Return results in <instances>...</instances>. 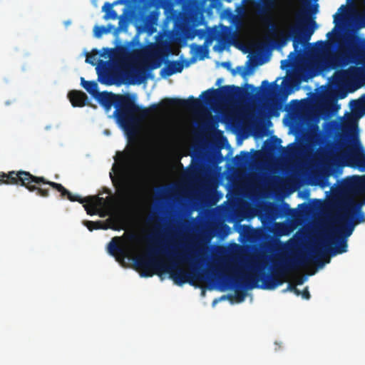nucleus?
<instances>
[{"label": "nucleus", "mask_w": 365, "mask_h": 365, "mask_svg": "<svg viewBox=\"0 0 365 365\" xmlns=\"http://www.w3.org/2000/svg\"><path fill=\"white\" fill-rule=\"evenodd\" d=\"M351 136V140L339 149L337 158L344 166L365 170V150L356 134Z\"/></svg>", "instance_id": "39448f33"}, {"label": "nucleus", "mask_w": 365, "mask_h": 365, "mask_svg": "<svg viewBox=\"0 0 365 365\" xmlns=\"http://www.w3.org/2000/svg\"><path fill=\"white\" fill-rule=\"evenodd\" d=\"M331 35H332V32H329V33L327 34V38H329L331 37Z\"/></svg>", "instance_id": "c03bdc74"}, {"label": "nucleus", "mask_w": 365, "mask_h": 365, "mask_svg": "<svg viewBox=\"0 0 365 365\" xmlns=\"http://www.w3.org/2000/svg\"><path fill=\"white\" fill-rule=\"evenodd\" d=\"M24 187L30 192H36V194L43 197L49 196V188L45 187L44 185H48L53 189L60 192L61 198H67L71 202H78L81 204L86 202L89 203L92 207L98 210L106 205V200L98 195L88 196L85 198L81 197L79 195H73L69 190L65 188L61 184L47 180L43 177H38L33 175L27 172Z\"/></svg>", "instance_id": "7ed1b4c3"}, {"label": "nucleus", "mask_w": 365, "mask_h": 365, "mask_svg": "<svg viewBox=\"0 0 365 365\" xmlns=\"http://www.w3.org/2000/svg\"><path fill=\"white\" fill-rule=\"evenodd\" d=\"M121 241L119 237H113L108 245V253L115 257L117 261H123L125 258H129L130 252L122 247L118 243Z\"/></svg>", "instance_id": "ddd939ff"}, {"label": "nucleus", "mask_w": 365, "mask_h": 365, "mask_svg": "<svg viewBox=\"0 0 365 365\" xmlns=\"http://www.w3.org/2000/svg\"><path fill=\"white\" fill-rule=\"evenodd\" d=\"M161 105L165 107L176 106L187 109H195L200 106V102L191 96L187 99L178 98H165L161 102Z\"/></svg>", "instance_id": "9d476101"}, {"label": "nucleus", "mask_w": 365, "mask_h": 365, "mask_svg": "<svg viewBox=\"0 0 365 365\" xmlns=\"http://www.w3.org/2000/svg\"><path fill=\"white\" fill-rule=\"evenodd\" d=\"M27 171H9L7 173L0 172V185H15L24 187Z\"/></svg>", "instance_id": "1a4fd4ad"}, {"label": "nucleus", "mask_w": 365, "mask_h": 365, "mask_svg": "<svg viewBox=\"0 0 365 365\" xmlns=\"http://www.w3.org/2000/svg\"><path fill=\"white\" fill-rule=\"evenodd\" d=\"M299 207H307V204H306L305 202L302 203V204H300V205H299Z\"/></svg>", "instance_id": "37998d69"}, {"label": "nucleus", "mask_w": 365, "mask_h": 365, "mask_svg": "<svg viewBox=\"0 0 365 365\" xmlns=\"http://www.w3.org/2000/svg\"><path fill=\"white\" fill-rule=\"evenodd\" d=\"M140 0H115L112 4L114 6L118 4H128L130 2L134 3L135 4H139Z\"/></svg>", "instance_id": "7c9ffc66"}, {"label": "nucleus", "mask_w": 365, "mask_h": 365, "mask_svg": "<svg viewBox=\"0 0 365 365\" xmlns=\"http://www.w3.org/2000/svg\"><path fill=\"white\" fill-rule=\"evenodd\" d=\"M262 2V7L259 9V14L264 15L263 18V23L268 28L269 34L275 36L277 34V26L274 22L270 12L275 8L274 0H259Z\"/></svg>", "instance_id": "6e6552de"}, {"label": "nucleus", "mask_w": 365, "mask_h": 365, "mask_svg": "<svg viewBox=\"0 0 365 365\" xmlns=\"http://www.w3.org/2000/svg\"><path fill=\"white\" fill-rule=\"evenodd\" d=\"M183 69V64L179 61H168L165 66L160 71L163 77H168L176 73H180Z\"/></svg>", "instance_id": "dca6fc26"}, {"label": "nucleus", "mask_w": 365, "mask_h": 365, "mask_svg": "<svg viewBox=\"0 0 365 365\" xmlns=\"http://www.w3.org/2000/svg\"><path fill=\"white\" fill-rule=\"evenodd\" d=\"M96 99L106 112H108L112 106L115 108L113 115L120 125L128 133L134 131L140 123L159 106L155 103L149 108L141 107L135 104L129 94L117 95L107 91L100 93Z\"/></svg>", "instance_id": "f03ea898"}, {"label": "nucleus", "mask_w": 365, "mask_h": 365, "mask_svg": "<svg viewBox=\"0 0 365 365\" xmlns=\"http://www.w3.org/2000/svg\"><path fill=\"white\" fill-rule=\"evenodd\" d=\"M118 177L114 176L110 173V177L112 182L117 188L119 195L126 199H134L139 194V187L131 185L122 170H117Z\"/></svg>", "instance_id": "0eeeda50"}, {"label": "nucleus", "mask_w": 365, "mask_h": 365, "mask_svg": "<svg viewBox=\"0 0 365 365\" xmlns=\"http://www.w3.org/2000/svg\"><path fill=\"white\" fill-rule=\"evenodd\" d=\"M245 87L246 89L243 90L240 87L235 85L224 86L217 89H208L204 91L200 96L203 97L205 103L210 105L218 98H233L242 96L248 97L251 95L248 89L251 90L252 92L257 91V93H259L261 88H255L254 86L248 83L245 84Z\"/></svg>", "instance_id": "423d86ee"}, {"label": "nucleus", "mask_w": 365, "mask_h": 365, "mask_svg": "<svg viewBox=\"0 0 365 365\" xmlns=\"http://www.w3.org/2000/svg\"><path fill=\"white\" fill-rule=\"evenodd\" d=\"M273 86H277V85L275 84V81H274V82H273V83H271V84H270V83H269V82H268L267 81H266V80H265V81H263L262 82V86H265V88H264V89L265 92H269V91L271 90V88H272V87Z\"/></svg>", "instance_id": "f704fd0d"}, {"label": "nucleus", "mask_w": 365, "mask_h": 365, "mask_svg": "<svg viewBox=\"0 0 365 365\" xmlns=\"http://www.w3.org/2000/svg\"><path fill=\"white\" fill-rule=\"evenodd\" d=\"M197 170L195 168H192L188 171V175L190 176H194L196 174Z\"/></svg>", "instance_id": "4c0bfd02"}, {"label": "nucleus", "mask_w": 365, "mask_h": 365, "mask_svg": "<svg viewBox=\"0 0 365 365\" xmlns=\"http://www.w3.org/2000/svg\"><path fill=\"white\" fill-rule=\"evenodd\" d=\"M83 207L88 215H93L98 213V210L94 208V207H92L89 203H86Z\"/></svg>", "instance_id": "2f4dec72"}, {"label": "nucleus", "mask_w": 365, "mask_h": 365, "mask_svg": "<svg viewBox=\"0 0 365 365\" xmlns=\"http://www.w3.org/2000/svg\"><path fill=\"white\" fill-rule=\"evenodd\" d=\"M98 51L93 49L91 53L86 54V62L92 66H96L98 61Z\"/></svg>", "instance_id": "393cba45"}, {"label": "nucleus", "mask_w": 365, "mask_h": 365, "mask_svg": "<svg viewBox=\"0 0 365 365\" xmlns=\"http://www.w3.org/2000/svg\"><path fill=\"white\" fill-rule=\"evenodd\" d=\"M114 6L111 3L106 2L102 6V11L105 13L103 19L108 20H115L119 19L118 29H126L127 24L124 21L123 17L128 13V8H125L123 14L118 17L117 12L113 9Z\"/></svg>", "instance_id": "9b49d317"}, {"label": "nucleus", "mask_w": 365, "mask_h": 365, "mask_svg": "<svg viewBox=\"0 0 365 365\" xmlns=\"http://www.w3.org/2000/svg\"><path fill=\"white\" fill-rule=\"evenodd\" d=\"M351 103L353 104V106L355 108H361L363 106H365V95L363 96V99L357 100V101H352Z\"/></svg>", "instance_id": "72a5a7b5"}, {"label": "nucleus", "mask_w": 365, "mask_h": 365, "mask_svg": "<svg viewBox=\"0 0 365 365\" xmlns=\"http://www.w3.org/2000/svg\"><path fill=\"white\" fill-rule=\"evenodd\" d=\"M287 290L294 292L297 296H299L301 294V292L296 287V284H293L289 283L286 289H284L283 292H285Z\"/></svg>", "instance_id": "473e14b6"}, {"label": "nucleus", "mask_w": 365, "mask_h": 365, "mask_svg": "<svg viewBox=\"0 0 365 365\" xmlns=\"http://www.w3.org/2000/svg\"><path fill=\"white\" fill-rule=\"evenodd\" d=\"M128 49L124 46L118 47L114 53V59L113 60L110 66L112 68H116L119 63L123 61L128 56Z\"/></svg>", "instance_id": "6ab92c4d"}, {"label": "nucleus", "mask_w": 365, "mask_h": 365, "mask_svg": "<svg viewBox=\"0 0 365 365\" xmlns=\"http://www.w3.org/2000/svg\"><path fill=\"white\" fill-rule=\"evenodd\" d=\"M140 155L137 151H132L126 154H122L121 168L133 170L139 164Z\"/></svg>", "instance_id": "2eb2a0df"}, {"label": "nucleus", "mask_w": 365, "mask_h": 365, "mask_svg": "<svg viewBox=\"0 0 365 365\" xmlns=\"http://www.w3.org/2000/svg\"><path fill=\"white\" fill-rule=\"evenodd\" d=\"M359 41H361L363 43H365V40H361L359 37L353 36L347 40V46L353 49H356V45Z\"/></svg>", "instance_id": "c85d7f7f"}, {"label": "nucleus", "mask_w": 365, "mask_h": 365, "mask_svg": "<svg viewBox=\"0 0 365 365\" xmlns=\"http://www.w3.org/2000/svg\"><path fill=\"white\" fill-rule=\"evenodd\" d=\"M302 298L305 299H309L310 297H311V295H310V293L309 292V289H308V287H305L302 292H301V294Z\"/></svg>", "instance_id": "c9c22d12"}, {"label": "nucleus", "mask_w": 365, "mask_h": 365, "mask_svg": "<svg viewBox=\"0 0 365 365\" xmlns=\"http://www.w3.org/2000/svg\"><path fill=\"white\" fill-rule=\"evenodd\" d=\"M240 74L243 78H245L247 73L246 71H243Z\"/></svg>", "instance_id": "a19ab883"}, {"label": "nucleus", "mask_w": 365, "mask_h": 365, "mask_svg": "<svg viewBox=\"0 0 365 365\" xmlns=\"http://www.w3.org/2000/svg\"><path fill=\"white\" fill-rule=\"evenodd\" d=\"M162 228L161 225H157L155 231L150 235V239L153 240H157L162 237L165 236V233H163L160 231Z\"/></svg>", "instance_id": "c756f323"}, {"label": "nucleus", "mask_w": 365, "mask_h": 365, "mask_svg": "<svg viewBox=\"0 0 365 365\" xmlns=\"http://www.w3.org/2000/svg\"><path fill=\"white\" fill-rule=\"evenodd\" d=\"M83 225L90 230L93 231V230H99V229H106V227L103 226V224L101 221H90L85 220L83 222Z\"/></svg>", "instance_id": "5701e85b"}, {"label": "nucleus", "mask_w": 365, "mask_h": 365, "mask_svg": "<svg viewBox=\"0 0 365 365\" xmlns=\"http://www.w3.org/2000/svg\"><path fill=\"white\" fill-rule=\"evenodd\" d=\"M304 279L303 277H299L296 281V284L301 285L304 283Z\"/></svg>", "instance_id": "e433bc0d"}, {"label": "nucleus", "mask_w": 365, "mask_h": 365, "mask_svg": "<svg viewBox=\"0 0 365 365\" xmlns=\"http://www.w3.org/2000/svg\"><path fill=\"white\" fill-rule=\"evenodd\" d=\"M156 219H158V217L155 215H152L148 218V222H154Z\"/></svg>", "instance_id": "58836bf2"}, {"label": "nucleus", "mask_w": 365, "mask_h": 365, "mask_svg": "<svg viewBox=\"0 0 365 365\" xmlns=\"http://www.w3.org/2000/svg\"><path fill=\"white\" fill-rule=\"evenodd\" d=\"M282 143V140L277 136L272 137L270 142L267 145L269 150L275 151L279 149Z\"/></svg>", "instance_id": "bb28decb"}, {"label": "nucleus", "mask_w": 365, "mask_h": 365, "mask_svg": "<svg viewBox=\"0 0 365 365\" xmlns=\"http://www.w3.org/2000/svg\"><path fill=\"white\" fill-rule=\"evenodd\" d=\"M113 26L108 24L107 26H95L93 28L94 36L97 38H101L103 34L109 33Z\"/></svg>", "instance_id": "4be33fe9"}, {"label": "nucleus", "mask_w": 365, "mask_h": 365, "mask_svg": "<svg viewBox=\"0 0 365 365\" xmlns=\"http://www.w3.org/2000/svg\"><path fill=\"white\" fill-rule=\"evenodd\" d=\"M105 50L109 53L112 52V49H110V48H105Z\"/></svg>", "instance_id": "a18cd8bd"}, {"label": "nucleus", "mask_w": 365, "mask_h": 365, "mask_svg": "<svg viewBox=\"0 0 365 365\" xmlns=\"http://www.w3.org/2000/svg\"><path fill=\"white\" fill-rule=\"evenodd\" d=\"M68 97L73 107H83L88 101L86 94L80 91H70L68 94Z\"/></svg>", "instance_id": "f3484780"}, {"label": "nucleus", "mask_w": 365, "mask_h": 365, "mask_svg": "<svg viewBox=\"0 0 365 365\" xmlns=\"http://www.w3.org/2000/svg\"><path fill=\"white\" fill-rule=\"evenodd\" d=\"M287 209H289V205L287 203H284L282 205L276 206L273 209L274 218L276 219L282 216L284 214L285 210Z\"/></svg>", "instance_id": "a878e982"}, {"label": "nucleus", "mask_w": 365, "mask_h": 365, "mask_svg": "<svg viewBox=\"0 0 365 365\" xmlns=\"http://www.w3.org/2000/svg\"><path fill=\"white\" fill-rule=\"evenodd\" d=\"M346 6H343V5L339 8V10H346Z\"/></svg>", "instance_id": "79ce46f5"}, {"label": "nucleus", "mask_w": 365, "mask_h": 365, "mask_svg": "<svg viewBox=\"0 0 365 365\" xmlns=\"http://www.w3.org/2000/svg\"><path fill=\"white\" fill-rule=\"evenodd\" d=\"M356 128L357 125L353 118L346 119V120L341 125V130L344 132H347L352 128L356 129Z\"/></svg>", "instance_id": "cd10ccee"}, {"label": "nucleus", "mask_w": 365, "mask_h": 365, "mask_svg": "<svg viewBox=\"0 0 365 365\" xmlns=\"http://www.w3.org/2000/svg\"><path fill=\"white\" fill-rule=\"evenodd\" d=\"M360 74L359 68L351 66L346 70L341 71L337 76V80L346 85L353 84L359 78Z\"/></svg>", "instance_id": "4468645a"}, {"label": "nucleus", "mask_w": 365, "mask_h": 365, "mask_svg": "<svg viewBox=\"0 0 365 365\" xmlns=\"http://www.w3.org/2000/svg\"><path fill=\"white\" fill-rule=\"evenodd\" d=\"M296 24L289 27L287 34L281 33L280 39L277 42L279 46H283L289 39H292L294 51L290 53L289 56L297 51L299 44L303 41L309 40L317 28L316 21L310 17L309 11L306 9L299 11L296 15Z\"/></svg>", "instance_id": "20e7f679"}, {"label": "nucleus", "mask_w": 365, "mask_h": 365, "mask_svg": "<svg viewBox=\"0 0 365 365\" xmlns=\"http://www.w3.org/2000/svg\"><path fill=\"white\" fill-rule=\"evenodd\" d=\"M245 297V294L243 293V298Z\"/></svg>", "instance_id": "09e8293b"}, {"label": "nucleus", "mask_w": 365, "mask_h": 365, "mask_svg": "<svg viewBox=\"0 0 365 365\" xmlns=\"http://www.w3.org/2000/svg\"><path fill=\"white\" fill-rule=\"evenodd\" d=\"M96 70L98 76V81L101 83L107 86H110L114 83L113 75L108 70L107 63H104L103 71H101L99 66L96 68Z\"/></svg>", "instance_id": "a211bd4d"}, {"label": "nucleus", "mask_w": 365, "mask_h": 365, "mask_svg": "<svg viewBox=\"0 0 365 365\" xmlns=\"http://www.w3.org/2000/svg\"><path fill=\"white\" fill-rule=\"evenodd\" d=\"M152 248L144 255L133 258L136 270L140 271L142 277H151L154 274L160 277L168 274L170 278L178 286L185 283L194 284L195 282H204L208 278V272L198 267L199 259L196 254L198 250L194 245H184L180 251L172 245Z\"/></svg>", "instance_id": "f257e3e1"}, {"label": "nucleus", "mask_w": 365, "mask_h": 365, "mask_svg": "<svg viewBox=\"0 0 365 365\" xmlns=\"http://www.w3.org/2000/svg\"><path fill=\"white\" fill-rule=\"evenodd\" d=\"M354 0H346L347 4H351ZM365 1V0H364ZM354 24L357 29L365 28V13L358 14L354 18Z\"/></svg>", "instance_id": "b1692460"}, {"label": "nucleus", "mask_w": 365, "mask_h": 365, "mask_svg": "<svg viewBox=\"0 0 365 365\" xmlns=\"http://www.w3.org/2000/svg\"><path fill=\"white\" fill-rule=\"evenodd\" d=\"M160 63L153 61L149 64H143L134 68L133 78L135 81L141 83L150 77V71L160 67Z\"/></svg>", "instance_id": "f8f14e48"}, {"label": "nucleus", "mask_w": 365, "mask_h": 365, "mask_svg": "<svg viewBox=\"0 0 365 365\" xmlns=\"http://www.w3.org/2000/svg\"><path fill=\"white\" fill-rule=\"evenodd\" d=\"M250 154L247 151L240 152V155L234 158V163L237 166H242L248 163L250 160Z\"/></svg>", "instance_id": "412c9836"}, {"label": "nucleus", "mask_w": 365, "mask_h": 365, "mask_svg": "<svg viewBox=\"0 0 365 365\" xmlns=\"http://www.w3.org/2000/svg\"><path fill=\"white\" fill-rule=\"evenodd\" d=\"M223 66H224V67L229 68L230 66V63L229 62H225V63H223Z\"/></svg>", "instance_id": "ea45409f"}, {"label": "nucleus", "mask_w": 365, "mask_h": 365, "mask_svg": "<svg viewBox=\"0 0 365 365\" xmlns=\"http://www.w3.org/2000/svg\"><path fill=\"white\" fill-rule=\"evenodd\" d=\"M81 84L83 88L95 98L97 95L100 93L98 90V84L96 81H85L83 78H81Z\"/></svg>", "instance_id": "aec40b11"}, {"label": "nucleus", "mask_w": 365, "mask_h": 365, "mask_svg": "<svg viewBox=\"0 0 365 365\" xmlns=\"http://www.w3.org/2000/svg\"><path fill=\"white\" fill-rule=\"evenodd\" d=\"M227 2H231L232 0H225Z\"/></svg>", "instance_id": "de8ad7c7"}, {"label": "nucleus", "mask_w": 365, "mask_h": 365, "mask_svg": "<svg viewBox=\"0 0 365 365\" xmlns=\"http://www.w3.org/2000/svg\"><path fill=\"white\" fill-rule=\"evenodd\" d=\"M221 81H222V79H220V78L217 79V84H220Z\"/></svg>", "instance_id": "49530a36"}]
</instances>
